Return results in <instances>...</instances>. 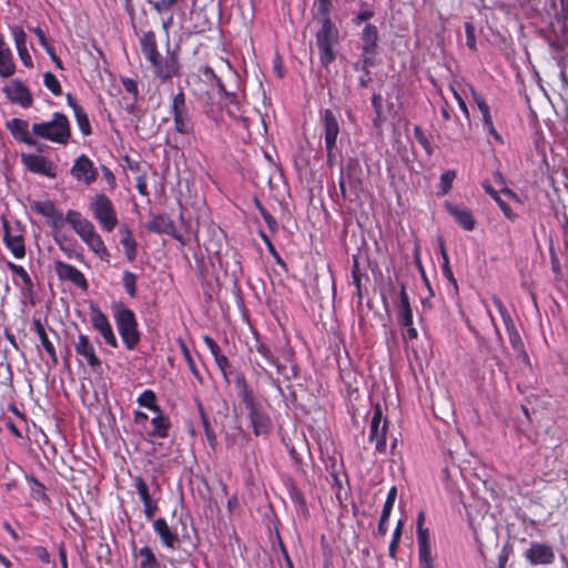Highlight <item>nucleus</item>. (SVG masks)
<instances>
[{"label": "nucleus", "mask_w": 568, "mask_h": 568, "mask_svg": "<svg viewBox=\"0 0 568 568\" xmlns=\"http://www.w3.org/2000/svg\"><path fill=\"white\" fill-rule=\"evenodd\" d=\"M31 207L34 212L48 219V224L52 227L53 232L60 231L64 223H67L65 216H63L62 212L51 200L36 201L31 204Z\"/></svg>", "instance_id": "f8f14e48"}, {"label": "nucleus", "mask_w": 568, "mask_h": 568, "mask_svg": "<svg viewBox=\"0 0 568 568\" xmlns=\"http://www.w3.org/2000/svg\"><path fill=\"white\" fill-rule=\"evenodd\" d=\"M12 36H13V39H14V43H16V48H22V47H27L26 42H27V34L24 32V30L21 28V27H13L12 28Z\"/></svg>", "instance_id": "338daca9"}, {"label": "nucleus", "mask_w": 568, "mask_h": 568, "mask_svg": "<svg viewBox=\"0 0 568 568\" xmlns=\"http://www.w3.org/2000/svg\"><path fill=\"white\" fill-rule=\"evenodd\" d=\"M235 388L240 403L246 410V416L264 407V404L248 385L243 373H236Z\"/></svg>", "instance_id": "0eeeda50"}, {"label": "nucleus", "mask_w": 568, "mask_h": 568, "mask_svg": "<svg viewBox=\"0 0 568 568\" xmlns=\"http://www.w3.org/2000/svg\"><path fill=\"white\" fill-rule=\"evenodd\" d=\"M256 351L268 365L274 366L277 373L283 374L285 366L278 362L277 357L267 345L257 341Z\"/></svg>", "instance_id": "e433bc0d"}, {"label": "nucleus", "mask_w": 568, "mask_h": 568, "mask_svg": "<svg viewBox=\"0 0 568 568\" xmlns=\"http://www.w3.org/2000/svg\"><path fill=\"white\" fill-rule=\"evenodd\" d=\"M141 407L148 408L153 413H161V407L156 404V395L151 389H145L136 399Z\"/></svg>", "instance_id": "ea45409f"}, {"label": "nucleus", "mask_w": 568, "mask_h": 568, "mask_svg": "<svg viewBox=\"0 0 568 568\" xmlns=\"http://www.w3.org/2000/svg\"><path fill=\"white\" fill-rule=\"evenodd\" d=\"M214 361H215L217 367L220 368V371L222 372L224 378L227 382H230V377H233V382L235 383L236 373H241V372L236 371L232 367L229 358L224 354L219 353L217 355L214 356Z\"/></svg>", "instance_id": "58836bf2"}, {"label": "nucleus", "mask_w": 568, "mask_h": 568, "mask_svg": "<svg viewBox=\"0 0 568 568\" xmlns=\"http://www.w3.org/2000/svg\"><path fill=\"white\" fill-rule=\"evenodd\" d=\"M70 173L74 179L84 181L88 185L93 183L98 178V171L93 162L85 154L78 156Z\"/></svg>", "instance_id": "2eb2a0df"}, {"label": "nucleus", "mask_w": 568, "mask_h": 568, "mask_svg": "<svg viewBox=\"0 0 568 568\" xmlns=\"http://www.w3.org/2000/svg\"><path fill=\"white\" fill-rule=\"evenodd\" d=\"M332 7H333L332 0H318L317 16L320 17L322 24H323V21H325V19H331L329 12L332 10Z\"/></svg>", "instance_id": "13d9d810"}, {"label": "nucleus", "mask_w": 568, "mask_h": 568, "mask_svg": "<svg viewBox=\"0 0 568 568\" xmlns=\"http://www.w3.org/2000/svg\"><path fill=\"white\" fill-rule=\"evenodd\" d=\"M111 310L119 334L129 351L135 349L141 339L138 328V321L134 312L123 302L118 301L111 304Z\"/></svg>", "instance_id": "f257e3e1"}, {"label": "nucleus", "mask_w": 568, "mask_h": 568, "mask_svg": "<svg viewBox=\"0 0 568 568\" xmlns=\"http://www.w3.org/2000/svg\"><path fill=\"white\" fill-rule=\"evenodd\" d=\"M89 248L94 252L102 261H110V252L104 245L102 237L97 234L88 244Z\"/></svg>", "instance_id": "79ce46f5"}, {"label": "nucleus", "mask_w": 568, "mask_h": 568, "mask_svg": "<svg viewBox=\"0 0 568 568\" xmlns=\"http://www.w3.org/2000/svg\"><path fill=\"white\" fill-rule=\"evenodd\" d=\"M121 83L124 90L133 95V100L136 101L139 97L138 82L134 79L122 77Z\"/></svg>", "instance_id": "052dcab7"}, {"label": "nucleus", "mask_w": 568, "mask_h": 568, "mask_svg": "<svg viewBox=\"0 0 568 568\" xmlns=\"http://www.w3.org/2000/svg\"><path fill=\"white\" fill-rule=\"evenodd\" d=\"M442 272H443V275L447 278V281L449 282V284L453 285L454 287V291L457 293L458 291V284H457V281L454 276V273L450 268V265H449V258H445V261H443L442 263Z\"/></svg>", "instance_id": "680f3d73"}, {"label": "nucleus", "mask_w": 568, "mask_h": 568, "mask_svg": "<svg viewBox=\"0 0 568 568\" xmlns=\"http://www.w3.org/2000/svg\"><path fill=\"white\" fill-rule=\"evenodd\" d=\"M315 38L320 52V62L323 68L328 69L336 59L334 45L338 43V29L331 19H325Z\"/></svg>", "instance_id": "20e7f679"}, {"label": "nucleus", "mask_w": 568, "mask_h": 568, "mask_svg": "<svg viewBox=\"0 0 568 568\" xmlns=\"http://www.w3.org/2000/svg\"><path fill=\"white\" fill-rule=\"evenodd\" d=\"M148 3L152 6V8L158 12L162 13L170 10L174 4L178 3L179 0H146Z\"/></svg>", "instance_id": "bf43d9fd"}, {"label": "nucleus", "mask_w": 568, "mask_h": 568, "mask_svg": "<svg viewBox=\"0 0 568 568\" xmlns=\"http://www.w3.org/2000/svg\"><path fill=\"white\" fill-rule=\"evenodd\" d=\"M399 307L397 313V322L399 325L413 324V311L409 303V297L406 292V285L400 283L399 285Z\"/></svg>", "instance_id": "c85d7f7f"}, {"label": "nucleus", "mask_w": 568, "mask_h": 568, "mask_svg": "<svg viewBox=\"0 0 568 568\" xmlns=\"http://www.w3.org/2000/svg\"><path fill=\"white\" fill-rule=\"evenodd\" d=\"M377 50H369V52H365L362 50V65L361 69L374 68L378 64V60L376 59Z\"/></svg>", "instance_id": "4d7b16f0"}, {"label": "nucleus", "mask_w": 568, "mask_h": 568, "mask_svg": "<svg viewBox=\"0 0 568 568\" xmlns=\"http://www.w3.org/2000/svg\"><path fill=\"white\" fill-rule=\"evenodd\" d=\"M16 72L13 54L0 33V77L10 78Z\"/></svg>", "instance_id": "a878e982"}, {"label": "nucleus", "mask_w": 568, "mask_h": 568, "mask_svg": "<svg viewBox=\"0 0 568 568\" xmlns=\"http://www.w3.org/2000/svg\"><path fill=\"white\" fill-rule=\"evenodd\" d=\"M52 237L59 248L69 257L83 260V254L77 252L78 242L74 237L62 233L61 231H54Z\"/></svg>", "instance_id": "5701e85b"}, {"label": "nucleus", "mask_w": 568, "mask_h": 568, "mask_svg": "<svg viewBox=\"0 0 568 568\" xmlns=\"http://www.w3.org/2000/svg\"><path fill=\"white\" fill-rule=\"evenodd\" d=\"M181 65L175 51L168 49V55L162 58L156 65L154 74L162 81L165 82L171 80L173 77L180 75Z\"/></svg>", "instance_id": "f3484780"}, {"label": "nucleus", "mask_w": 568, "mask_h": 568, "mask_svg": "<svg viewBox=\"0 0 568 568\" xmlns=\"http://www.w3.org/2000/svg\"><path fill=\"white\" fill-rule=\"evenodd\" d=\"M65 221L79 236L94 227L91 221L83 217L82 214L75 210H68Z\"/></svg>", "instance_id": "c756f323"}, {"label": "nucleus", "mask_w": 568, "mask_h": 568, "mask_svg": "<svg viewBox=\"0 0 568 568\" xmlns=\"http://www.w3.org/2000/svg\"><path fill=\"white\" fill-rule=\"evenodd\" d=\"M180 346H181V352H182V355L187 364V367L190 369V372L192 373V375L202 384L203 383V377L202 375L200 374L196 365H195V362L191 355V352L190 349L187 348L186 344L183 342V341H180Z\"/></svg>", "instance_id": "49530a36"}, {"label": "nucleus", "mask_w": 568, "mask_h": 568, "mask_svg": "<svg viewBox=\"0 0 568 568\" xmlns=\"http://www.w3.org/2000/svg\"><path fill=\"white\" fill-rule=\"evenodd\" d=\"M247 419L256 437H267L273 430V423L265 406L247 415Z\"/></svg>", "instance_id": "dca6fc26"}, {"label": "nucleus", "mask_w": 568, "mask_h": 568, "mask_svg": "<svg viewBox=\"0 0 568 568\" xmlns=\"http://www.w3.org/2000/svg\"><path fill=\"white\" fill-rule=\"evenodd\" d=\"M29 483L32 484L31 496L36 500L49 501V496L45 494V486L38 480L33 475H26Z\"/></svg>", "instance_id": "c03bdc74"}, {"label": "nucleus", "mask_w": 568, "mask_h": 568, "mask_svg": "<svg viewBox=\"0 0 568 568\" xmlns=\"http://www.w3.org/2000/svg\"><path fill=\"white\" fill-rule=\"evenodd\" d=\"M202 426H203V429H204V433H205V436H206L210 447L213 450H215L216 446H217V438H216V434L214 433V430L210 424V420H204V424H202Z\"/></svg>", "instance_id": "0e129e2a"}, {"label": "nucleus", "mask_w": 568, "mask_h": 568, "mask_svg": "<svg viewBox=\"0 0 568 568\" xmlns=\"http://www.w3.org/2000/svg\"><path fill=\"white\" fill-rule=\"evenodd\" d=\"M122 284L130 297L136 296V275L128 270L123 272Z\"/></svg>", "instance_id": "09e8293b"}, {"label": "nucleus", "mask_w": 568, "mask_h": 568, "mask_svg": "<svg viewBox=\"0 0 568 568\" xmlns=\"http://www.w3.org/2000/svg\"><path fill=\"white\" fill-rule=\"evenodd\" d=\"M43 83L45 88L50 90L54 95H61V84L52 72L48 71L43 74Z\"/></svg>", "instance_id": "8fccbe9b"}, {"label": "nucleus", "mask_w": 568, "mask_h": 568, "mask_svg": "<svg viewBox=\"0 0 568 568\" xmlns=\"http://www.w3.org/2000/svg\"><path fill=\"white\" fill-rule=\"evenodd\" d=\"M363 41L362 50L369 52V50H377L378 48V29L375 24L367 23L361 33Z\"/></svg>", "instance_id": "473e14b6"}, {"label": "nucleus", "mask_w": 568, "mask_h": 568, "mask_svg": "<svg viewBox=\"0 0 568 568\" xmlns=\"http://www.w3.org/2000/svg\"><path fill=\"white\" fill-rule=\"evenodd\" d=\"M138 554L142 558L140 568H164L149 546L140 548Z\"/></svg>", "instance_id": "4c0bfd02"}, {"label": "nucleus", "mask_w": 568, "mask_h": 568, "mask_svg": "<svg viewBox=\"0 0 568 568\" xmlns=\"http://www.w3.org/2000/svg\"><path fill=\"white\" fill-rule=\"evenodd\" d=\"M141 51L144 58H151V55H158V44L155 34L153 31L144 32L140 39Z\"/></svg>", "instance_id": "c9c22d12"}, {"label": "nucleus", "mask_w": 568, "mask_h": 568, "mask_svg": "<svg viewBox=\"0 0 568 568\" xmlns=\"http://www.w3.org/2000/svg\"><path fill=\"white\" fill-rule=\"evenodd\" d=\"M506 327V331H507V334H508V337H509V343L513 347V349L517 353V356L523 358L524 362H529V356L525 349V344L523 342V338L515 325V322L509 324V326H505Z\"/></svg>", "instance_id": "2f4dec72"}, {"label": "nucleus", "mask_w": 568, "mask_h": 568, "mask_svg": "<svg viewBox=\"0 0 568 568\" xmlns=\"http://www.w3.org/2000/svg\"><path fill=\"white\" fill-rule=\"evenodd\" d=\"M120 233L122 234L120 242L124 248L125 257L129 262H134L138 254V243L134 240L128 225H122Z\"/></svg>", "instance_id": "7c9ffc66"}, {"label": "nucleus", "mask_w": 568, "mask_h": 568, "mask_svg": "<svg viewBox=\"0 0 568 568\" xmlns=\"http://www.w3.org/2000/svg\"><path fill=\"white\" fill-rule=\"evenodd\" d=\"M151 429L146 433L151 438H166L169 437V429L171 428V420L169 416L161 409V413H155L151 419Z\"/></svg>", "instance_id": "bb28decb"}, {"label": "nucleus", "mask_w": 568, "mask_h": 568, "mask_svg": "<svg viewBox=\"0 0 568 568\" xmlns=\"http://www.w3.org/2000/svg\"><path fill=\"white\" fill-rule=\"evenodd\" d=\"M456 178V172L454 170H448L440 175V194H447L453 185V181Z\"/></svg>", "instance_id": "603ef678"}, {"label": "nucleus", "mask_w": 568, "mask_h": 568, "mask_svg": "<svg viewBox=\"0 0 568 568\" xmlns=\"http://www.w3.org/2000/svg\"><path fill=\"white\" fill-rule=\"evenodd\" d=\"M424 523H425V513L423 510H420L418 513L417 519H416V536H417V539L429 537V530H428V528L424 527Z\"/></svg>", "instance_id": "e2e57ef3"}, {"label": "nucleus", "mask_w": 568, "mask_h": 568, "mask_svg": "<svg viewBox=\"0 0 568 568\" xmlns=\"http://www.w3.org/2000/svg\"><path fill=\"white\" fill-rule=\"evenodd\" d=\"M396 496H397V488L395 486H393L388 490L386 500H385L383 509H382V514L381 515H383V517H389L390 516L392 509H393L395 500H396Z\"/></svg>", "instance_id": "5fc2aeb1"}, {"label": "nucleus", "mask_w": 568, "mask_h": 568, "mask_svg": "<svg viewBox=\"0 0 568 568\" xmlns=\"http://www.w3.org/2000/svg\"><path fill=\"white\" fill-rule=\"evenodd\" d=\"M54 271L60 281L70 282L82 292H87L89 290V283L84 274L73 265L55 260Z\"/></svg>", "instance_id": "9d476101"}, {"label": "nucleus", "mask_w": 568, "mask_h": 568, "mask_svg": "<svg viewBox=\"0 0 568 568\" xmlns=\"http://www.w3.org/2000/svg\"><path fill=\"white\" fill-rule=\"evenodd\" d=\"M93 217L105 232H112L118 225V216L112 201L104 194H95L89 204Z\"/></svg>", "instance_id": "39448f33"}, {"label": "nucleus", "mask_w": 568, "mask_h": 568, "mask_svg": "<svg viewBox=\"0 0 568 568\" xmlns=\"http://www.w3.org/2000/svg\"><path fill=\"white\" fill-rule=\"evenodd\" d=\"M68 105L73 110L77 124L83 135L92 133L91 124L84 109L75 101L71 93L65 94Z\"/></svg>", "instance_id": "393cba45"}, {"label": "nucleus", "mask_w": 568, "mask_h": 568, "mask_svg": "<svg viewBox=\"0 0 568 568\" xmlns=\"http://www.w3.org/2000/svg\"><path fill=\"white\" fill-rule=\"evenodd\" d=\"M465 32H466V45L470 50H476V36H475V27L470 22L465 23Z\"/></svg>", "instance_id": "69168bd1"}, {"label": "nucleus", "mask_w": 568, "mask_h": 568, "mask_svg": "<svg viewBox=\"0 0 568 568\" xmlns=\"http://www.w3.org/2000/svg\"><path fill=\"white\" fill-rule=\"evenodd\" d=\"M491 300L498 313L500 314L505 326H509V324L514 323V320L511 318L509 312L507 311L501 300L496 295H494Z\"/></svg>", "instance_id": "6e6d98bb"}, {"label": "nucleus", "mask_w": 568, "mask_h": 568, "mask_svg": "<svg viewBox=\"0 0 568 568\" xmlns=\"http://www.w3.org/2000/svg\"><path fill=\"white\" fill-rule=\"evenodd\" d=\"M7 267L17 276H19L21 278V281L23 282L24 286L27 290H29L30 292H32L33 290V282L30 277V275L28 274V272L21 266V265H18L11 261H8L7 262Z\"/></svg>", "instance_id": "a18cd8bd"}, {"label": "nucleus", "mask_w": 568, "mask_h": 568, "mask_svg": "<svg viewBox=\"0 0 568 568\" xmlns=\"http://www.w3.org/2000/svg\"><path fill=\"white\" fill-rule=\"evenodd\" d=\"M32 331L38 335L40 343L44 351H49L50 348L54 347L52 342L48 337V333L43 324L41 323L40 318H33L32 320Z\"/></svg>", "instance_id": "37998d69"}, {"label": "nucleus", "mask_w": 568, "mask_h": 568, "mask_svg": "<svg viewBox=\"0 0 568 568\" xmlns=\"http://www.w3.org/2000/svg\"><path fill=\"white\" fill-rule=\"evenodd\" d=\"M32 134L54 143L67 144L71 138L69 119L61 112H54L52 120L33 123Z\"/></svg>", "instance_id": "f03ea898"}, {"label": "nucleus", "mask_w": 568, "mask_h": 568, "mask_svg": "<svg viewBox=\"0 0 568 568\" xmlns=\"http://www.w3.org/2000/svg\"><path fill=\"white\" fill-rule=\"evenodd\" d=\"M446 211L455 219L456 223L466 231H473L476 227V220L473 212L464 205L445 203Z\"/></svg>", "instance_id": "412c9836"}, {"label": "nucleus", "mask_w": 568, "mask_h": 568, "mask_svg": "<svg viewBox=\"0 0 568 568\" xmlns=\"http://www.w3.org/2000/svg\"><path fill=\"white\" fill-rule=\"evenodd\" d=\"M483 186H484L485 192L487 194H489L495 200V202L498 204L499 209L503 211L504 215L508 220L515 221L518 217V215L513 211V209L509 206V204L500 197L499 192H497L488 183H485Z\"/></svg>", "instance_id": "f704fd0d"}, {"label": "nucleus", "mask_w": 568, "mask_h": 568, "mask_svg": "<svg viewBox=\"0 0 568 568\" xmlns=\"http://www.w3.org/2000/svg\"><path fill=\"white\" fill-rule=\"evenodd\" d=\"M194 105L186 101L183 91L173 97L171 113L173 116L174 129L182 135H193L195 129Z\"/></svg>", "instance_id": "7ed1b4c3"}, {"label": "nucleus", "mask_w": 568, "mask_h": 568, "mask_svg": "<svg viewBox=\"0 0 568 568\" xmlns=\"http://www.w3.org/2000/svg\"><path fill=\"white\" fill-rule=\"evenodd\" d=\"M21 163L32 173L51 179L57 176L55 165L43 155L22 153Z\"/></svg>", "instance_id": "9b49d317"}, {"label": "nucleus", "mask_w": 568, "mask_h": 568, "mask_svg": "<svg viewBox=\"0 0 568 568\" xmlns=\"http://www.w3.org/2000/svg\"><path fill=\"white\" fill-rule=\"evenodd\" d=\"M153 529L159 536L163 546L169 549H175L180 544L179 535L173 531L166 520L162 517L153 520Z\"/></svg>", "instance_id": "4be33fe9"}, {"label": "nucleus", "mask_w": 568, "mask_h": 568, "mask_svg": "<svg viewBox=\"0 0 568 568\" xmlns=\"http://www.w3.org/2000/svg\"><path fill=\"white\" fill-rule=\"evenodd\" d=\"M134 487L136 489V493L139 494V497L142 501V504L153 499L149 486L146 485L145 480L141 476H136L134 478Z\"/></svg>", "instance_id": "3c124183"}, {"label": "nucleus", "mask_w": 568, "mask_h": 568, "mask_svg": "<svg viewBox=\"0 0 568 568\" xmlns=\"http://www.w3.org/2000/svg\"><path fill=\"white\" fill-rule=\"evenodd\" d=\"M146 229L156 234H166L174 239H180L175 223L168 214L152 215L146 224Z\"/></svg>", "instance_id": "6ab92c4d"}, {"label": "nucleus", "mask_w": 568, "mask_h": 568, "mask_svg": "<svg viewBox=\"0 0 568 568\" xmlns=\"http://www.w3.org/2000/svg\"><path fill=\"white\" fill-rule=\"evenodd\" d=\"M525 557L534 566L551 565L555 561L552 547L537 541L530 544L529 548L525 551Z\"/></svg>", "instance_id": "4468645a"}, {"label": "nucleus", "mask_w": 568, "mask_h": 568, "mask_svg": "<svg viewBox=\"0 0 568 568\" xmlns=\"http://www.w3.org/2000/svg\"><path fill=\"white\" fill-rule=\"evenodd\" d=\"M321 122L324 126L325 149L328 153L336 146L339 133V123L337 116L331 109L321 112Z\"/></svg>", "instance_id": "ddd939ff"}, {"label": "nucleus", "mask_w": 568, "mask_h": 568, "mask_svg": "<svg viewBox=\"0 0 568 568\" xmlns=\"http://www.w3.org/2000/svg\"><path fill=\"white\" fill-rule=\"evenodd\" d=\"M513 548L509 545H505L498 555V568H506V564L509 559Z\"/></svg>", "instance_id": "774afa93"}, {"label": "nucleus", "mask_w": 568, "mask_h": 568, "mask_svg": "<svg viewBox=\"0 0 568 568\" xmlns=\"http://www.w3.org/2000/svg\"><path fill=\"white\" fill-rule=\"evenodd\" d=\"M388 420L385 418L383 425L371 422L369 427V442H375V450L385 454L386 453V434H387Z\"/></svg>", "instance_id": "cd10ccee"}, {"label": "nucleus", "mask_w": 568, "mask_h": 568, "mask_svg": "<svg viewBox=\"0 0 568 568\" xmlns=\"http://www.w3.org/2000/svg\"><path fill=\"white\" fill-rule=\"evenodd\" d=\"M361 172V164L358 160L354 158H349L345 165L341 166L338 185L344 199L353 200V196L357 197L362 185V180L359 178Z\"/></svg>", "instance_id": "423d86ee"}, {"label": "nucleus", "mask_w": 568, "mask_h": 568, "mask_svg": "<svg viewBox=\"0 0 568 568\" xmlns=\"http://www.w3.org/2000/svg\"><path fill=\"white\" fill-rule=\"evenodd\" d=\"M3 243L16 258H22L26 255V245L22 235H12L7 220H3Z\"/></svg>", "instance_id": "b1692460"}, {"label": "nucleus", "mask_w": 568, "mask_h": 568, "mask_svg": "<svg viewBox=\"0 0 568 568\" xmlns=\"http://www.w3.org/2000/svg\"><path fill=\"white\" fill-rule=\"evenodd\" d=\"M414 138L424 148L428 155H433L434 149L419 125L414 126Z\"/></svg>", "instance_id": "864d4df0"}, {"label": "nucleus", "mask_w": 568, "mask_h": 568, "mask_svg": "<svg viewBox=\"0 0 568 568\" xmlns=\"http://www.w3.org/2000/svg\"><path fill=\"white\" fill-rule=\"evenodd\" d=\"M6 128L13 139L27 145L37 144V140L29 132V122L19 118H13L6 122Z\"/></svg>", "instance_id": "aec40b11"}, {"label": "nucleus", "mask_w": 568, "mask_h": 568, "mask_svg": "<svg viewBox=\"0 0 568 568\" xmlns=\"http://www.w3.org/2000/svg\"><path fill=\"white\" fill-rule=\"evenodd\" d=\"M89 311L92 327L101 334L102 338L109 346L116 348L119 343L108 316L95 303H90Z\"/></svg>", "instance_id": "6e6552de"}, {"label": "nucleus", "mask_w": 568, "mask_h": 568, "mask_svg": "<svg viewBox=\"0 0 568 568\" xmlns=\"http://www.w3.org/2000/svg\"><path fill=\"white\" fill-rule=\"evenodd\" d=\"M420 567L433 565L429 537L417 539Z\"/></svg>", "instance_id": "a19ab883"}, {"label": "nucleus", "mask_w": 568, "mask_h": 568, "mask_svg": "<svg viewBox=\"0 0 568 568\" xmlns=\"http://www.w3.org/2000/svg\"><path fill=\"white\" fill-rule=\"evenodd\" d=\"M358 4L361 7V11L353 18V23L355 26H361L363 22L371 20L375 16L374 10L366 1L361 0Z\"/></svg>", "instance_id": "de8ad7c7"}, {"label": "nucleus", "mask_w": 568, "mask_h": 568, "mask_svg": "<svg viewBox=\"0 0 568 568\" xmlns=\"http://www.w3.org/2000/svg\"><path fill=\"white\" fill-rule=\"evenodd\" d=\"M74 351H75L77 355H79L85 359L87 364L93 371L101 368L102 362L95 354L94 346L87 335H84V334L79 335L78 342L74 344Z\"/></svg>", "instance_id": "a211bd4d"}, {"label": "nucleus", "mask_w": 568, "mask_h": 568, "mask_svg": "<svg viewBox=\"0 0 568 568\" xmlns=\"http://www.w3.org/2000/svg\"><path fill=\"white\" fill-rule=\"evenodd\" d=\"M6 98L24 109L32 106L33 98L29 88L19 79L11 80L2 89Z\"/></svg>", "instance_id": "1a4fd4ad"}, {"label": "nucleus", "mask_w": 568, "mask_h": 568, "mask_svg": "<svg viewBox=\"0 0 568 568\" xmlns=\"http://www.w3.org/2000/svg\"><path fill=\"white\" fill-rule=\"evenodd\" d=\"M32 32L36 34V37L39 40L40 45L45 50L48 55L50 57L51 61L54 63V65L63 70L64 67L62 64L61 59L57 55L54 47L50 43L48 40L44 31L40 27H36L32 29Z\"/></svg>", "instance_id": "72a5a7b5"}]
</instances>
